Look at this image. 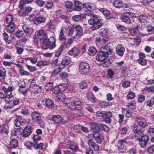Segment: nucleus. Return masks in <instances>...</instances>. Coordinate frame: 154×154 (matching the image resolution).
<instances>
[{
  "label": "nucleus",
  "instance_id": "1",
  "mask_svg": "<svg viewBox=\"0 0 154 154\" xmlns=\"http://www.w3.org/2000/svg\"><path fill=\"white\" fill-rule=\"evenodd\" d=\"M37 36L40 39H43L42 48L44 50L49 49L52 50L56 47L55 37L51 36L49 38H45L47 36L45 30L43 29L39 30L37 32Z\"/></svg>",
  "mask_w": 154,
  "mask_h": 154
},
{
  "label": "nucleus",
  "instance_id": "2",
  "mask_svg": "<svg viewBox=\"0 0 154 154\" xmlns=\"http://www.w3.org/2000/svg\"><path fill=\"white\" fill-rule=\"evenodd\" d=\"M85 14L90 17H92L88 20L89 24L92 26L91 28L92 30L97 29L102 26V19L100 17L95 15L93 11L89 10L86 11Z\"/></svg>",
  "mask_w": 154,
  "mask_h": 154
},
{
  "label": "nucleus",
  "instance_id": "3",
  "mask_svg": "<svg viewBox=\"0 0 154 154\" xmlns=\"http://www.w3.org/2000/svg\"><path fill=\"white\" fill-rule=\"evenodd\" d=\"M130 137H127L118 141V149L120 152H123L125 151V146L127 145H129L130 144Z\"/></svg>",
  "mask_w": 154,
  "mask_h": 154
},
{
  "label": "nucleus",
  "instance_id": "4",
  "mask_svg": "<svg viewBox=\"0 0 154 154\" xmlns=\"http://www.w3.org/2000/svg\"><path fill=\"white\" fill-rule=\"evenodd\" d=\"M79 72L83 75H87L90 70V66L88 63L83 62L81 63L79 66Z\"/></svg>",
  "mask_w": 154,
  "mask_h": 154
},
{
  "label": "nucleus",
  "instance_id": "5",
  "mask_svg": "<svg viewBox=\"0 0 154 154\" xmlns=\"http://www.w3.org/2000/svg\"><path fill=\"white\" fill-rule=\"evenodd\" d=\"M141 137L136 138V140L139 142V144L142 147H144L146 145L149 141V138L148 135H143Z\"/></svg>",
  "mask_w": 154,
  "mask_h": 154
},
{
  "label": "nucleus",
  "instance_id": "6",
  "mask_svg": "<svg viewBox=\"0 0 154 154\" xmlns=\"http://www.w3.org/2000/svg\"><path fill=\"white\" fill-rule=\"evenodd\" d=\"M108 56L107 53L100 51L98 53L96 57V59L98 61L103 62L106 59Z\"/></svg>",
  "mask_w": 154,
  "mask_h": 154
},
{
  "label": "nucleus",
  "instance_id": "7",
  "mask_svg": "<svg viewBox=\"0 0 154 154\" xmlns=\"http://www.w3.org/2000/svg\"><path fill=\"white\" fill-rule=\"evenodd\" d=\"M136 119L140 127L144 128L147 125L146 121L144 118L137 117L136 118Z\"/></svg>",
  "mask_w": 154,
  "mask_h": 154
},
{
  "label": "nucleus",
  "instance_id": "8",
  "mask_svg": "<svg viewBox=\"0 0 154 154\" xmlns=\"http://www.w3.org/2000/svg\"><path fill=\"white\" fill-rule=\"evenodd\" d=\"M9 122L8 121H6L5 125H0V133H3L6 134H8L9 132V126L8 125Z\"/></svg>",
  "mask_w": 154,
  "mask_h": 154
},
{
  "label": "nucleus",
  "instance_id": "9",
  "mask_svg": "<svg viewBox=\"0 0 154 154\" xmlns=\"http://www.w3.org/2000/svg\"><path fill=\"white\" fill-rule=\"evenodd\" d=\"M14 89V88L13 86H10L6 88L5 87L3 86L2 90L4 93L6 94V97L8 98L11 97L12 94L11 91Z\"/></svg>",
  "mask_w": 154,
  "mask_h": 154
},
{
  "label": "nucleus",
  "instance_id": "10",
  "mask_svg": "<svg viewBox=\"0 0 154 154\" xmlns=\"http://www.w3.org/2000/svg\"><path fill=\"white\" fill-rule=\"evenodd\" d=\"M116 52L120 56H122L125 51L124 46L121 44L118 45L116 48Z\"/></svg>",
  "mask_w": 154,
  "mask_h": 154
},
{
  "label": "nucleus",
  "instance_id": "11",
  "mask_svg": "<svg viewBox=\"0 0 154 154\" xmlns=\"http://www.w3.org/2000/svg\"><path fill=\"white\" fill-rule=\"evenodd\" d=\"M75 29L76 34L75 36L76 39H79L83 35L82 28L80 25H78L75 27Z\"/></svg>",
  "mask_w": 154,
  "mask_h": 154
},
{
  "label": "nucleus",
  "instance_id": "12",
  "mask_svg": "<svg viewBox=\"0 0 154 154\" xmlns=\"http://www.w3.org/2000/svg\"><path fill=\"white\" fill-rule=\"evenodd\" d=\"M134 132L136 134L135 135L136 137H138L142 136L144 135V131L141 130L140 128L137 126L134 127L133 129Z\"/></svg>",
  "mask_w": 154,
  "mask_h": 154
},
{
  "label": "nucleus",
  "instance_id": "13",
  "mask_svg": "<svg viewBox=\"0 0 154 154\" xmlns=\"http://www.w3.org/2000/svg\"><path fill=\"white\" fill-rule=\"evenodd\" d=\"M112 116V113L110 111L107 112L104 111L103 119H104L105 122L106 123H109L111 122L110 118Z\"/></svg>",
  "mask_w": 154,
  "mask_h": 154
},
{
  "label": "nucleus",
  "instance_id": "14",
  "mask_svg": "<svg viewBox=\"0 0 154 154\" xmlns=\"http://www.w3.org/2000/svg\"><path fill=\"white\" fill-rule=\"evenodd\" d=\"M8 25L5 26V29L6 30L10 33L14 32L15 30L16 25L15 23L8 24Z\"/></svg>",
  "mask_w": 154,
  "mask_h": 154
},
{
  "label": "nucleus",
  "instance_id": "15",
  "mask_svg": "<svg viewBox=\"0 0 154 154\" xmlns=\"http://www.w3.org/2000/svg\"><path fill=\"white\" fill-rule=\"evenodd\" d=\"M108 40V38L106 37L103 38L97 37L96 38V42L97 45H103L106 43Z\"/></svg>",
  "mask_w": 154,
  "mask_h": 154
},
{
  "label": "nucleus",
  "instance_id": "16",
  "mask_svg": "<svg viewBox=\"0 0 154 154\" xmlns=\"http://www.w3.org/2000/svg\"><path fill=\"white\" fill-rule=\"evenodd\" d=\"M101 51L107 53L108 55H111L112 53V50L109 45H105L102 47Z\"/></svg>",
  "mask_w": 154,
  "mask_h": 154
},
{
  "label": "nucleus",
  "instance_id": "17",
  "mask_svg": "<svg viewBox=\"0 0 154 154\" xmlns=\"http://www.w3.org/2000/svg\"><path fill=\"white\" fill-rule=\"evenodd\" d=\"M32 132V128L31 126H28L26 127L23 130L22 134L23 136L24 137H28Z\"/></svg>",
  "mask_w": 154,
  "mask_h": 154
},
{
  "label": "nucleus",
  "instance_id": "18",
  "mask_svg": "<svg viewBox=\"0 0 154 154\" xmlns=\"http://www.w3.org/2000/svg\"><path fill=\"white\" fill-rule=\"evenodd\" d=\"M89 146L91 147L95 151H97L99 150V146L92 139L88 140V141Z\"/></svg>",
  "mask_w": 154,
  "mask_h": 154
},
{
  "label": "nucleus",
  "instance_id": "19",
  "mask_svg": "<svg viewBox=\"0 0 154 154\" xmlns=\"http://www.w3.org/2000/svg\"><path fill=\"white\" fill-rule=\"evenodd\" d=\"M100 124H98L95 122H92L91 123V128L92 132L96 131H100Z\"/></svg>",
  "mask_w": 154,
  "mask_h": 154
},
{
  "label": "nucleus",
  "instance_id": "20",
  "mask_svg": "<svg viewBox=\"0 0 154 154\" xmlns=\"http://www.w3.org/2000/svg\"><path fill=\"white\" fill-rule=\"evenodd\" d=\"M64 28L65 29L66 28L63 27L61 29L59 37V40L63 43L65 42L66 40V38L64 34V32H65Z\"/></svg>",
  "mask_w": 154,
  "mask_h": 154
},
{
  "label": "nucleus",
  "instance_id": "21",
  "mask_svg": "<svg viewBox=\"0 0 154 154\" xmlns=\"http://www.w3.org/2000/svg\"><path fill=\"white\" fill-rule=\"evenodd\" d=\"M51 120L56 123H59L63 121V118L59 115H54L52 116Z\"/></svg>",
  "mask_w": 154,
  "mask_h": 154
},
{
  "label": "nucleus",
  "instance_id": "22",
  "mask_svg": "<svg viewBox=\"0 0 154 154\" xmlns=\"http://www.w3.org/2000/svg\"><path fill=\"white\" fill-rule=\"evenodd\" d=\"M31 88L32 90H31L32 91L33 93L35 94L39 93L42 90V87L41 86L35 84L32 85Z\"/></svg>",
  "mask_w": 154,
  "mask_h": 154
},
{
  "label": "nucleus",
  "instance_id": "23",
  "mask_svg": "<svg viewBox=\"0 0 154 154\" xmlns=\"http://www.w3.org/2000/svg\"><path fill=\"white\" fill-rule=\"evenodd\" d=\"M88 99L92 103H95L96 101V99L94 95L91 92H88L86 94Z\"/></svg>",
  "mask_w": 154,
  "mask_h": 154
},
{
  "label": "nucleus",
  "instance_id": "24",
  "mask_svg": "<svg viewBox=\"0 0 154 154\" xmlns=\"http://www.w3.org/2000/svg\"><path fill=\"white\" fill-rule=\"evenodd\" d=\"M14 122L15 125L16 127H19L21 125V123L23 122V121L21 116H16Z\"/></svg>",
  "mask_w": 154,
  "mask_h": 154
},
{
  "label": "nucleus",
  "instance_id": "25",
  "mask_svg": "<svg viewBox=\"0 0 154 154\" xmlns=\"http://www.w3.org/2000/svg\"><path fill=\"white\" fill-rule=\"evenodd\" d=\"M79 52V50L75 48L72 49L69 51V54L73 56H77Z\"/></svg>",
  "mask_w": 154,
  "mask_h": 154
},
{
  "label": "nucleus",
  "instance_id": "26",
  "mask_svg": "<svg viewBox=\"0 0 154 154\" xmlns=\"http://www.w3.org/2000/svg\"><path fill=\"white\" fill-rule=\"evenodd\" d=\"M114 6L116 8H120L123 7V2L120 0L115 1L113 3Z\"/></svg>",
  "mask_w": 154,
  "mask_h": 154
},
{
  "label": "nucleus",
  "instance_id": "27",
  "mask_svg": "<svg viewBox=\"0 0 154 154\" xmlns=\"http://www.w3.org/2000/svg\"><path fill=\"white\" fill-rule=\"evenodd\" d=\"M5 21L7 24L14 23V17L12 15L9 14L6 17Z\"/></svg>",
  "mask_w": 154,
  "mask_h": 154
},
{
  "label": "nucleus",
  "instance_id": "28",
  "mask_svg": "<svg viewBox=\"0 0 154 154\" xmlns=\"http://www.w3.org/2000/svg\"><path fill=\"white\" fill-rule=\"evenodd\" d=\"M32 119L35 121H39L41 119L40 114L36 112H34L32 114Z\"/></svg>",
  "mask_w": 154,
  "mask_h": 154
},
{
  "label": "nucleus",
  "instance_id": "29",
  "mask_svg": "<svg viewBox=\"0 0 154 154\" xmlns=\"http://www.w3.org/2000/svg\"><path fill=\"white\" fill-rule=\"evenodd\" d=\"M45 21V18L44 17H39L36 18L34 20V22L36 24H38Z\"/></svg>",
  "mask_w": 154,
  "mask_h": 154
},
{
  "label": "nucleus",
  "instance_id": "30",
  "mask_svg": "<svg viewBox=\"0 0 154 154\" xmlns=\"http://www.w3.org/2000/svg\"><path fill=\"white\" fill-rule=\"evenodd\" d=\"M70 62V58L67 56H65L63 58L61 64L64 66L67 65Z\"/></svg>",
  "mask_w": 154,
  "mask_h": 154
},
{
  "label": "nucleus",
  "instance_id": "31",
  "mask_svg": "<svg viewBox=\"0 0 154 154\" xmlns=\"http://www.w3.org/2000/svg\"><path fill=\"white\" fill-rule=\"evenodd\" d=\"M55 99L57 101L63 102L64 103L65 101L64 100H65V95L62 93L59 94L56 96Z\"/></svg>",
  "mask_w": 154,
  "mask_h": 154
},
{
  "label": "nucleus",
  "instance_id": "32",
  "mask_svg": "<svg viewBox=\"0 0 154 154\" xmlns=\"http://www.w3.org/2000/svg\"><path fill=\"white\" fill-rule=\"evenodd\" d=\"M85 17L83 14H81L74 16L72 17V19L74 21L78 22L80 21L81 19H84Z\"/></svg>",
  "mask_w": 154,
  "mask_h": 154
},
{
  "label": "nucleus",
  "instance_id": "33",
  "mask_svg": "<svg viewBox=\"0 0 154 154\" xmlns=\"http://www.w3.org/2000/svg\"><path fill=\"white\" fill-rule=\"evenodd\" d=\"M68 149L71 150L70 152H76L78 149V146L75 143H71L70 147Z\"/></svg>",
  "mask_w": 154,
  "mask_h": 154
},
{
  "label": "nucleus",
  "instance_id": "34",
  "mask_svg": "<svg viewBox=\"0 0 154 154\" xmlns=\"http://www.w3.org/2000/svg\"><path fill=\"white\" fill-rule=\"evenodd\" d=\"M97 51L95 48L91 46L90 48L88 51V54L90 56H94L97 53Z\"/></svg>",
  "mask_w": 154,
  "mask_h": 154
},
{
  "label": "nucleus",
  "instance_id": "35",
  "mask_svg": "<svg viewBox=\"0 0 154 154\" xmlns=\"http://www.w3.org/2000/svg\"><path fill=\"white\" fill-rule=\"evenodd\" d=\"M75 6L76 8L74 9V11H80L82 10V6L83 4L79 2L78 1H75L74 2Z\"/></svg>",
  "mask_w": 154,
  "mask_h": 154
},
{
  "label": "nucleus",
  "instance_id": "36",
  "mask_svg": "<svg viewBox=\"0 0 154 154\" xmlns=\"http://www.w3.org/2000/svg\"><path fill=\"white\" fill-rule=\"evenodd\" d=\"M121 19L123 22H125L128 24L131 23V21L130 18L125 15L121 17Z\"/></svg>",
  "mask_w": 154,
  "mask_h": 154
},
{
  "label": "nucleus",
  "instance_id": "37",
  "mask_svg": "<svg viewBox=\"0 0 154 154\" xmlns=\"http://www.w3.org/2000/svg\"><path fill=\"white\" fill-rule=\"evenodd\" d=\"M100 11L103 15L106 17L107 19H109L111 18L109 13L107 10L104 8H101L100 9Z\"/></svg>",
  "mask_w": 154,
  "mask_h": 154
},
{
  "label": "nucleus",
  "instance_id": "38",
  "mask_svg": "<svg viewBox=\"0 0 154 154\" xmlns=\"http://www.w3.org/2000/svg\"><path fill=\"white\" fill-rule=\"evenodd\" d=\"M123 113L125 115V116L128 118H130L132 116V113L131 111L127 109H124L122 110Z\"/></svg>",
  "mask_w": 154,
  "mask_h": 154
},
{
  "label": "nucleus",
  "instance_id": "39",
  "mask_svg": "<svg viewBox=\"0 0 154 154\" xmlns=\"http://www.w3.org/2000/svg\"><path fill=\"white\" fill-rule=\"evenodd\" d=\"M14 106L12 100L7 102L4 106V108L5 109H10L13 107Z\"/></svg>",
  "mask_w": 154,
  "mask_h": 154
},
{
  "label": "nucleus",
  "instance_id": "40",
  "mask_svg": "<svg viewBox=\"0 0 154 154\" xmlns=\"http://www.w3.org/2000/svg\"><path fill=\"white\" fill-rule=\"evenodd\" d=\"M18 145V142L17 140H12L10 143V147L11 148H16Z\"/></svg>",
  "mask_w": 154,
  "mask_h": 154
},
{
  "label": "nucleus",
  "instance_id": "41",
  "mask_svg": "<svg viewBox=\"0 0 154 154\" xmlns=\"http://www.w3.org/2000/svg\"><path fill=\"white\" fill-rule=\"evenodd\" d=\"M45 104L47 106L51 108L54 107V102L51 99H47L45 101Z\"/></svg>",
  "mask_w": 154,
  "mask_h": 154
},
{
  "label": "nucleus",
  "instance_id": "42",
  "mask_svg": "<svg viewBox=\"0 0 154 154\" xmlns=\"http://www.w3.org/2000/svg\"><path fill=\"white\" fill-rule=\"evenodd\" d=\"M65 101L64 102L65 104L67 105V106L71 110H74L76 109L74 102L69 103H65Z\"/></svg>",
  "mask_w": 154,
  "mask_h": 154
},
{
  "label": "nucleus",
  "instance_id": "43",
  "mask_svg": "<svg viewBox=\"0 0 154 154\" xmlns=\"http://www.w3.org/2000/svg\"><path fill=\"white\" fill-rule=\"evenodd\" d=\"M75 103V106L76 107V109L78 110H80L82 109V102L79 101H74Z\"/></svg>",
  "mask_w": 154,
  "mask_h": 154
},
{
  "label": "nucleus",
  "instance_id": "44",
  "mask_svg": "<svg viewBox=\"0 0 154 154\" xmlns=\"http://www.w3.org/2000/svg\"><path fill=\"white\" fill-rule=\"evenodd\" d=\"M135 97L134 93L132 91L129 92L127 95V98L128 100H132Z\"/></svg>",
  "mask_w": 154,
  "mask_h": 154
},
{
  "label": "nucleus",
  "instance_id": "45",
  "mask_svg": "<svg viewBox=\"0 0 154 154\" xmlns=\"http://www.w3.org/2000/svg\"><path fill=\"white\" fill-rule=\"evenodd\" d=\"M88 82L85 80L82 81L79 84L80 87L82 89H84L87 88L88 86Z\"/></svg>",
  "mask_w": 154,
  "mask_h": 154
},
{
  "label": "nucleus",
  "instance_id": "46",
  "mask_svg": "<svg viewBox=\"0 0 154 154\" xmlns=\"http://www.w3.org/2000/svg\"><path fill=\"white\" fill-rule=\"evenodd\" d=\"M22 29L25 33H30V30L29 26L27 24H24L22 26Z\"/></svg>",
  "mask_w": 154,
  "mask_h": 154
},
{
  "label": "nucleus",
  "instance_id": "47",
  "mask_svg": "<svg viewBox=\"0 0 154 154\" xmlns=\"http://www.w3.org/2000/svg\"><path fill=\"white\" fill-rule=\"evenodd\" d=\"M154 104V98H152L146 101V106L149 107H152Z\"/></svg>",
  "mask_w": 154,
  "mask_h": 154
},
{
  "label": "nucleus",
  "instance_id": "48",
  "mask_svg": "<svg viewBox=\"0 0 154 154\" xmlns=\"http://www.w3.org/2000/svg\"><path fill=\"white\" fill-rule=\"evenodd\" d=\"M108 34V32L104 29H102L101 31L100 32V34L102 36L101 38L105 37L108 38L107 36Z\"/></svg>",
  "mask_w": 154,
  "mask_h": 154
},
{
  "label": "nucleus",
  "instance_id": "49",
  "mask_svg": "<svg viewBox=\"0 0 154 154\" xmlns=\"http://www.w3.org/2000/svg\"><path fill=\"white\" fill-rule=\"evenodd\" d=\"M139 20L141 23H144L147 21V17L145 16L140 15L139 17Z\"/></svg>",
  "mask_w": 154,
  "mask_h": 154
},
{
  "label": "nucleus",
  "instance_id": "50",
  "mask_svg": "<svg viewBox=\"0 0 154 154\" xmlns=\"http://www.w3.org/2000/svg\"><path fill=\"white\" fill-rule=\"evenodd\" d=\"M100 131H96V132L95 131L93 132V134H90L88 135V137H91L94 138L97 137L100 135L99 133V132Z\"/></svg>",
  "mask_w": 154,
  "mask_h": 154
},
{
  "label": "nucleus",
  "instance_id": "51",
  "mask_svg": "<svg viewBox=\"0 0 154 154\" xmlns=\"http://www.w3.org/2000/svg\"><path fill=\"white\" fill-rule=\"evenodd\" d=\"M19 73L21 75L29 76L30 75V73L29 72L25 71L23 69H21L19 71Z\"/></svg>",
  "mask_w": 154,
  "mask_h": 154
},
{
  "label": "nucleus",
  "instance_id": "52",
  "mask_svg": "<svg viewBox=\"0 0 154 154\" xmlns=\"http://www.w3.org/2000/svg\"><path fill=\"white\" fill-rule=\"evenodd\" d=\"M139 64L143 66H146L147 64V61L144 59H139L137 60Z\"/></svg>",
  "mask_w": 154,
  "mask_h": 154
},
{
  "label": "nucleus",
  "instance_id": "53",
  "mask_svg": "<svg viewBox=\"0 0 154 154\" xmlns=\"http://www.w3.org/2000/svg\"><path fill=\"white\" fill-rule=\"evenodd\" d=\"M43 144L42 143H40L39 144H34L33 147L35 149H39L41 150L42 149Z\"/></svg>",
  "mask_w": 154,
  "mask_h": 154
},
{
  "label": "nucleus",
  "instance_id": "54",
  "mask_svg": "<svg viewBox=\"0 0 154 154\" xmlns=\"http://www.w3.org/2000/svg\"><path fill=\"white\" fill-rule=\"evenodd\" d=\"M48 29L49 30L52 32H54L55 31V27L51 23H50L48 25Z\"/></svg>",
  "mask_w": 154,
  "mask_h": 154
},
{
  "label": "nucleus",
  "instance_id": "55",
  "mask_svg": "<svg viewBox=\"0 0 154 154\" xmlns=\"http://www.w3.org/2000/svg\"><path fill=\"white\" fill-rule=\"evenodd\" d=\"M100 130H103L105 131H109V127L106 125L100 124Z\"/></svg>",
  "mask_w": 154,
  "mask_h": 154
},
{
  "label": "nucleus",
  "instance_id": "56",
  "mask_svg": "<svg viewBox=\"0 0 154 154\" xmlns=\"http://www.w3.org/2000/svg\"><path fill=\"white\" fill-rule=\"evenodd\" d=\"M53 93L57 94L60 92L61 90L59 87H55L51 90Z\"/></svg>",
  "mask_w": 154,
  "mask_h": 154
},
{
  "label": "nucleus",
  "instance_id": "57",
  "mask_svg": "<svg viewBox=\"0 0 154 154\" xmlns=\"http://www.w3.org/2000/svg\"><path fill=\"white\" fill-rule=\"evenodd\" d=\"M68 35L69 36H71L74 33V30L72 26H69L68 27Z\"/></svg>",
  "mask_w": 154,
  "mask_h": 154
},
{
  "label": "nucleus",
  "instance_id": "58",
  "mask_svg": "<svg viewBox=\"0 0 154 154\" xmlns=\"http://www.w3.org/2000/svg\"><path fill=\"white\" fill-rule=\"evenodd\" d=\"M61 69L60 66H57V67H55V68L53 70V72L52 73V75L53 74L54 75H57L58 73H59L61 71Z\"/></svg>",
  "mask_w": 154,
  "mask_h": 154
},
{
  "label": "nucleus",
  "instance_id": "59",
  "mask_svg": "<svg viewBox=\"0 0 154 154\" xmlns=\"http://www.w3.org/2000/svg\"><path fill=\"white\" fill-rule=\"evenodd\" d=\"M6 74V70L5 69L2 67H0V77H4Z\"/></svg>",
  "mask_w": 154,
  "mask_h": 154
},
{
  "label": "nucleus",
  "instance_id": "60",
  "mask_svg": "<svg viewBox=\"0 0 154 154\" xmlns=\"http://www.w3.org/2000/svg\"><path fill=\"white\" fill-rule=\"evenodd\" d=\"M25 146L28 149H31L33 147L34 144L30 141H27L25 143Z\"/></svg>",
  "mask_w": 154,
  "mask_h": 154
},
{
  "label": "nucleus",
  "instance_id": "61",
  "mask_svg": "<svg viewBox=\"0 0 154 154\" xmlns=\"http://www.w3.org/2000/svg\"><path fill=\"white\" fill-rule=\"evenodd\" d=\"M53 84L52 83H48L46 85L45 88V89L47 90H52L53 88Z\"/></svg>",
  "mask_w": 154,
  "mask_h": 154
},
{
  "label": "nucleus",
  "instance_id": "62",
  "mask_svg": "<svg viewBox=\"0 0 154 154\" xmlns=\"http://www.w3.org/2000/svg\"><path fill=\"white\" fill-rule=\"evenodd\" d=\"M53 2L51 1L47 2L45 4V7L48 9L51 8L53 5Z\"/></svg>",
  "mask_w": 154,
  "mask_h": 154
},
{
  "label": "nucleus",
  "instance_id": "63",
  "mask_svg": "<svg viewBox=\"0 0 154 154\" xmlns=\"http://www.w3.org/2000/svg\"><path fill=\"white\" fill-rule=\"evenodd\" d=\"M63 50V48L61 46L58 49V50L56 52L55 56L56 57H59L61 54Z\"/></svg>",
  "mask_w": 154,
  "mask_h": 154
},
{
  "label": "nucleus",
  "instance_id": "64",
  "mask_svg": "<svg viewBox=\"0 0 154 154\" xmlns=\"http://www.w3.org/2000/svg\"><path fill=\"white\" fill-rule=\"evenodd\" d=\"M147 151L150 153H152L154 152V145H152L147 149Z\"/></svg>",
  "mask_w": 154,
  "mask_h": 154
}]
</instances>
